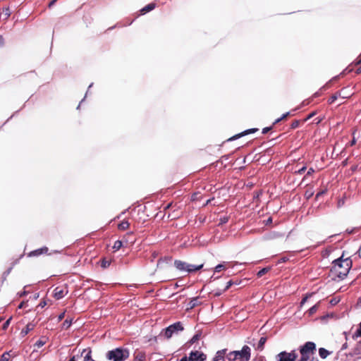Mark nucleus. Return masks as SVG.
<instances>
[{
	"label": "nucleus",
	"mask_w": 361,
	"mask_h": 361,
	"mask_svg": "<svg viewBox=\"0 0 361 361\" xmlns=\"http://www.w3.org/2000/svg\"><path fill=\"white\" fill-rule=\"evenodd\" d=\"M175 267L180 271H187L188 263L183 262L181 260H175L174 262Z\"/></svg>",
	"instance_id": "obj_12"
},
{
	"label": "nucleus",
	"mask_w": 361,
	"mask_h": 361,
	"mask_svg": "<svg viewBox=\"0 0 361 361\" xmlns=\"http://www.w3.org/2000/svg\"><path fill=\"white\" fill-rule=\"evenodd\" d=\"M145 359V355L140 353L136 356V360L138 361H142Z\"/></svg>",
	"instance_id": "obj_40"
},
{
	"label": "nucleus",
	"mask_w": 361,
	"mask_h": 361,
	"mask_svg": "<svg viewBox=\"0 0 361 361\" xmlns=\"http://www.w3.org/2000/svg\"><path fill=\"white\" fill-rule=\"evenodd\" d=\"M314 173V169L313 168H310L309 170L307 171L306 176H311Z\"/></svg>",
	"instance_id": "obj_45"
},
{
	"label": "nucleus",
	"mask_w": 361,
	"mask_h": 361,
	"mask_svg": "<svg viewBox=\"0 0 361 361\" xmlns=\"http://www.w3.org/2000/svg\"><path fill=\"white\" fill-rule=\"evenodd\" d=\"M225 269H226L225 265L220 264H218L215 267V271L219 272V271H221V270Z\"/></svg>",
	"instance_id": "obj_36"
},
{
	"label": "nucleus",
	"mask_w": 361,
	"mask_h": 361,
	"mask_svg": "<svg viewBox=\"0 0 361 361\" xmlns=\"http://www.w3.org/2000/svg\"><path fill=\"white\" fill-rule=\"evenodd\" d=\"M123 245V242L121 240H116L113 246V249L114 251H118Z\"/></svg>",
	"instance_id": "obj_26"
},
{
	"label": "nucleus",
	"mask_w": 361,
	"mask_h": 361,
	"mask_svg": "<svg viewBox=\"0 0 361 361\" xmlns=\"http://www.w3.org/2000/svg\"><path fill=\"white\" fill-rule=\"evenodd\" d=\"M71 324H72V319H66V320L63 322V325H62V327H63V329H68V328H69V327H70V326L71 325Z\"/></svg>",
	"instance_id": "obj_29"
},
{
	"label": "nucleus",
	"mask_w": 361,
	"mask_h": 361,
	"mask_svg": "<svg viewBox=\"0 0 361 361\" xmlns=\"http://www.w3.org/2000/svg\"><path fill=\"white\" fill-rule=\"evenodd\" d=\"M355 132H356V130H354L353 133H352L353 139L350 142V143L348 144V145L350 146V147H352V146H353V145H355L356 144L357 141H356V138H355Z\"/></svg>",
	"instance_id": "obj_32"
},
{
	"label": "nucleus",
	"mask_w": 361,
	"mask_h": 361,
	"mask_svg": "<svg viewBox=\"0 0 361 361\" xmlns=\"http://www.w3.org/2000/svg\"><path fill=\"white\" fill-rule=\"evenodd\" d=\"M316 111H313L312 113H310L302 121V123H305L306 121H307L308 120H310L311 118H312L313 116H314L316 115Z\"/></svg>",
	"instance_id": "obj_34"
},
{
	"label": "nucleus",
	"mask_w": 361,
	"mask_h": 361,
	"mask_svg": "<svg viewBox=\"0 0 361 361\" xmlns=\"http://www.w3.org/2000/svg\"><path fill=\"white\" fill-rule=\"evenodd\" d=\"M200 338V335L199 334H195V336H192V338L190 339V343H195L196 341H197Z\"/></svg>",
	"instance_id": "obj_37"
},
{
	"label": "nucleus",
	"mask_w": 361,
	"mask_h": 361,
	"mask_svg": "<svg viewBox=\"0 0 361 361\" xmlns=\"http://www.w3.org/2000/svg\"><path fill=\"white\" fill-rule=\"evenodd\" d=\"M49 249L47 247H43L39 249H37L35 250L31 251L27 254V257H39L41 255L48 254Z\"/></svg>",
	"instance_id": "obj_11"
},
{
	"label": "nucleus",
	"mask_w": 361,
	"mask_h": 361,
	"mask_svg": "<svg viewBox=\"0 0 361 361\" xmlns=\"http://www.w3.org/2000/svg\"><path fill=\"white\" fill-rule=\"evenodd\" d=\"M1 14L4 16L5 19H7L11 16L10 8L8 7L4 8Z\"/></svg>",
	"instance_id": "obj_27"
},
{
	"label": "nucleus",
	"mask_w": 361,
	"mask_h": 361,
	"mask_svg": "<svg viewBox=\"0 0 361 361\" xmlns=\"http://www.w3.org/2000/svg\"><path fill=\"white\" fill-rule=\"evenodd\" d=\"M220 222L219 224H224L228 221V216H223L220 218Z\"/></svg>",
	"instance_id": "obj_39"
},
{
	"label": "nucleus",
	"mask_w": 361,
	"mask_h": 361,
	"mask_svg": "<svg viewBox=\"0 0 361 361\" xmlns=\"http://www.w3.org/2000/svg\"><path fill=\"white\" fill-rule=\"evenodd\" d=\"M352 266L353 262L350 258H344V255L343 254L341 257L333 262V265L330 270L331 275L333 279L338 278L342 280L347 276Z\"/></svg>",
	"instance_id": "obj_1"
},
{
	"label": "nucleus",
	"mask_w": 361,
	"mask_h": 361,
	"mask_svg": "<svg viewBox=\"0 0 361 361\" xmlns=\"http://www.w3.org/2000/svg\"><path fill=\"white\" fill-rule=\"evenodd\" d=\"M250 348L247 345H244L241 350L231 351L226 355V358L229 361H235L240 360V361H249L251 356Z\"/></svg>",
	"instance_id": "obj_3"
},
{
	"label": "nucleus",
	"mask_w": 361,
	"mask_h": 361,
	"mask_svg": "<svg viewBox=\"0 0 361 361\" xmlns=\"http://www.w3.org/2000/svg\"><path fill=\"white\" fill-rule=\"evenodd\" d=\"M322 120H323V118L317 117V118H316L314 120V123H315L316 124H319V123H320L322 121Z\"/></svg>",
	"instance_id": "obj_46"
},
{
	"label": "nucleus",
	"mask_w": 361,
	"mask_h": 361,
	"mask_svg": "<svg viewBox=\"0 0 361 361\" xmlns=\"http://www.w3.org/2000/svg\"><path fill=\"white\" fill-rule=\"evenodd\" d=\"M272 128H273L272 126L264 128L262 129V133L263 134L267 133L269 131H270L272 129Z\"/></svg>",
	"instance_id": "obj_43"
},
{
	"label": "nucleus",
	"mask_w": 361,
	"mask_h": 361,
	"mask_svg": "<svg viewBox=\"0 0 361 361\" xmlns=\"http://www.w3.org/2000/svg\"><path fill=\"white\" fill-rule=\"evenodd\" d=\"M355 335L357 336L361 337V323L360 324L359 327L357 328V329L355 332Z\"/></svg>",
	"instance_id": "obj_44"
},
{
	"label": "nucleus",
	"mask_w": 361,
	"mask_h": 361,
	"mask_svg": "<svg viewBox=\"0 0 361 361\" xmlns=\"http://www.w3.org/2000/svg\"><path fill=\"white\" fill-rule=\"evenodd\" d=\"M199 305V299L197 298H192L187 305V310L193 309Z\"/></svg>",
	"instance_id": "obj_18"
},
{
	"label": "nucleus",
	"mask_w": 361,
	"mask_h": 361,
	"mask_svg": "<svg viewBox=\"0 0 361 361\" xmlns=\"http://www.w3.org/2000/svg\"><path fill=\"white\" fill-rule=\"evenodd\" d=\"M90 353V351L87 352V353L84 357V361H94V360L92 359Z\"/></svg>",
	"instance_id": "obj_38"
},
{
	"label": "nucleus",
	"mask_w": 361,
	"mask_h": 361,
	"mask_svg": "<svg viewBox=\"0 0 361 361\" xmlns=\"http://www.w3.org/2000/svg\"><path fill=\"white\" fill-rule=\"evenodd\" d=\"M356 73H361V66H360V67H359V68L357 69Z\"/></svg>",
	"instance_id": "obj_57"
},
{
	"label": "nucleus",
	"mask_w": 361,
	"mask_h": 361,
	"mask_svg": "<svg viewBox=\"0 0 361 361\" xmlns=\"http://www.w3.org/2000/svg\"><path fill=\"white\" fill-rule=\"evenodd\" d=\"M191 361H204L207 358L205 354L200 351H192L189 355Z\"/></svg>",
	"instance_id": "obj_8"
},
{
	"label": "nucleus",
	"mask_w": 361,
	"mask_h": 361,
	"mask_svg": "<svg viewBox=\"0 0 361 361\" xmlns=\"http://www.w3.org/2000/svg\"><path fill=\"white\" fill-rule=\"evenodd\" d=\"M258 130H259L258 128H250V129L246 130L240 133L236 134V135H233V137L228 138L227 140V141L235 140L236 139H238V138H240L243 136L247 135L248 134L256 133Z\"/></svg>",
	"instance_id": "obj_10"
},
{
	"label": "nucleus",
	"mask_w": 361,
	"mask_h": 361,
	"mask_svg": "<svg viewBox=\"0 0 361 361\" xmlns=\"http://www.w3.org/2000/svg\"><path fill=\"white\" fill-rule=\"evenodd\" d=\"M111 262V261L110 259H106L104 258L101 261V266L102 268L106 269L110 266Z\"/></svg>",
	"instance_id": "obj_25"
},
{
	"label": "nucleus",
	"mask_w": 361,
	"mask_h": 361,
	"mask_svg": "<svg viewBox=\"0 0 361 361\" xmlns=\"http://www.w3.org/2000/svg\"><path fill=\"white\" fill-rule=\"evenodd\" d=\"M314 195V192L313 191H310V190H307L305 193V197H306V199L309 200L310 198H311Z\"/></svg>",
	"instance_id": "obj_35"
},
{
	"label": "nucleus",
	"mask_w": 361,
	"mask_h": 361,
	"mask_svg": "<svg viewBox=\"0 0 361 361\" xmlns=\"http://www.w3.org/2000/svg\"><path fill=\"white\" fill-rule=\"evenodd\" d=\"M319 355L322 358L324 359L330 355V353L326 349L320 348L319 349Z\"/></svg>",
	"instance_id": "obj_21"
},
{
	"label": "nucleus",
	"mask_w": 361,
	"mask_h": 361,
	"mask_svg": "<svg viewBox=\"0 0 361 361\" xmlns=\"http://www.w3.org/2000/svg\"><path fill=\"white\" fill-rule=\"evenodd\" d=\"M130 226V224L128 221H123L118 225V228L121 231H125Z\"/></svg>",
	"instance_id": "obj_20"
},
{
	"label": "nucleus",
	"mask_w": 361,
	"mask_h": 361,
	"mask_svg": "<svg viewBox=\"0 0 361 361\" xmlns=\"http://www.w3.org/2000/svg\"><path fill=\"white\" fill-rule=\"evenodd\" d=\"M240 281H233V280H230L228 283H227V285L225 287V288L224 289V291H226L228 289L230 288V287L232 286V285H238L240 284Z\"/></svg>",
	"instance_id": "obj_24"
},
{
	"label": "nucleus",
	"mask_w": 361,
	"mask_h": 361,
	"mask_svg": "<svg viewBox=\"0 0 361 361\" xmlns=\"http://www.w3.org/2000/svg\"><path fill=\"white\" fill-rule=\"evenodd\" d=\"M68 293L65 287H56L53 291V296L56 300H60L63 298Z\"/></svg>",
	"instance_id": "obj_9"
},
{
	"label": "nucleus",
	"mask_w": 361,
	"mask_h": 361,
	"mask_svg": "<svg viewBox=\"0 0 361 361\" xmlns=\"http://www.w3.org/2000/svg\"><path fill=\"white\" fill-rule=\"evenodd\" d=\"M266 341H267V337H262L259 341V343L256 347V349L259 351H262L264 349V345Z\"/></svg>",
	"instance_id": "obj_19"
},
{
	"label": "nucleus",
	"mask_w": 361,
	"mask_h": 361,
	"mask_svg": "<svg viewBox=\"0 0 361 361\" xmlns=\"http://www.w3.org/2000/svg\"><path fill=\"white\" fill-rule=\"evenodd\" d=\"M128 351L122 348H116L109 351L106 354V357L109 360L114 361H124L128 357Z\"/></svg>",
	"instance_id": "obj_5"
},
{
	"label": "nucleus",
	"mask_w": 361,
	"mask_h": 361,
	"mask_svg": "<svg viewBox=\"0 0 361 361\" xmlns=\"http://www.w3.org/2000/svg\"><path fill=\"white\" fill-rule=\"evenodd\" d=\"M290 115V112H286L283 114L280 118H277L273 123V126L276 125V123L286 119L288 116Z\"/></svg>",
	"instance_id": "obj_22"
},
{
	"label": "nucleus",
	"mask_w": 361,
	"mask_h": 361,
	"mask_svg": "<svg viewBox=\"0 0 361 361\" xmlns=\"http://www.w3.org/2000/svg\"><path fill=\"white\" fill-rule=\"evenodd\" d=\"M26 294H27V292L24 290V291H23V292H22L21 293H20V297H23V296H24V295H26Z\"/></svg>",
	"instance_id": "obj_55"
},
{
	"label": "nucleus",
	"mask_w": 361,
	"mask_h": 361,
	"mask_svg": "<svg viewBox=\"0 0 361 361\" xmlns=\"http://www.w3.org/2000/svg\"><path fill=\"white\" fill-rule=\"evenodd\" d=\"M10 320H11V318L9 319H8L3 325V329H6L7 328V326L9 325V323H10Z\"/></svg>",
	"instance_id": "obj_48"
},
{
	"label": "nucleus",
	"mask_w": 361,
	"mask_h": 361,
	"mask_svg": "<svg viewBox=\"0 0 361 361\" xmlns=\"http://www.w3.org/2000/svg\"><path fill=\"white\" fill-rule=\"evenodd\" d=\"M60 317L64 316V312L59 314Z\"/></svg>",
	"instance_id": "obj_64"
},
{
	"label": "nucleus",
	"mask_w": 361,
	"mask_h": 361,
	"mask_svg": "<svg viewBox=\"0 0 361 361\" xmlns=\"http://www.w3.org/2000/svg\"><path fill=\"white\" fill-rule=\"evenodd\" d=\"M204 267V264H191L188 263L187 272L192 273L200 270Z\"/></svg>",
	"instance_id": "obj_13"
},
{
	"label": "nucleus",
	"mask_w": 361,
	"mask_h": 361,
	"mask_svg": "<svg viewBox=\"0 0 361 361\" xmlns=\"http://www.w3.org/2000/svg\"><path fill=\"white\" fill-rule=\"evenodd\" d=\"M69 361H75V357H73Z\"/></svg>",
	"instance_id": "obj_63"
},
{
	"label": "nucleus",
	"mask_w": 361,
	"mask_h": 361,
	"mask_svg": "<svg viewBox=\"0 0 361 361\" xmlns=\"http://www.w3.org/2000/svg\"><path fill=\"white\" fill-rule=\"evenodd\" d=\"M180 361H191V360H190L189 357H188L185 356V357H183V358H181Z\"/></svg>",
	"instance_id": "obj_53"
},
{
	"label": "nucleus",
	"mask_w": 361,
	"mask_h": 361,
	"mask_svg": "<svg viewBox=\"0 0 361 361\" xmlns=\"http://www.w3.org/2000/svg\"><path fill=\"white\" fill-rule=\"evenodd\" d=\"M35 327V324H28L26 325V326L22 329L20 334L23 336H25L27 335L30 331H32Z\"/></svg>",
	"instance_id": "obj_17"
},
{
	"label": "nucleus",
	"mask_w": 361,
	"mask_h": 361,
	"mask_svg": "<svg viewBox=\"0 0 361 361\" xmlns=\"http://www.w3.org/2000/svg\"><path fill=\"white\" fill-rule=\"evenodd\" d=\"M47 305V302L46 301H42L39 305L37 307V308H38L39 307L43 308L44 306Z\"/></svg>",
	"instance_id": "obj_47"
},
{
	"label": "nucleus",
	"mask_w": 361,
	"mask_h": 361,
	"mask_svg": "<svg viewBox=\"0 0 361 361\" xmlns=\"http://www.w3.org/2000/svg\"><path fill=\"white\" fill-rule=\"evenodd\" d=\"M342 90H343V91L342 92V95H348V94L345 92V91L346 90V88L345 87V88H343Z\"/></svg>",
	"instance_id": "obj_56"
},
{
	"label": "nucleus",
	"mask_w": 361,
	"mask_h": 361,
	"mask_svg": "<svg viewBox=\"0 0 361 361\" xmlns=\"http://www.w3.org/2000/svg\"><path fill=\"white\" fill-rule=\"evenodd\" d=\"M300 121L294 120L290 124V128L292 129H295L300 126Z\"/></svg>",
	"instance_id": "obj_30"
},
{
	"label": "nucleus",
	"mask_w": 361,
	"mask_h": 361,
	"mask_svg": "<svg viewBox=\"0 0 361 361\" xmlns=\"http://www.w3.org/2000/svg\"><path fill=\"white\" fill-rule=\"evenodd\" d=\"M361 304V298H359L357 305Z\"/></svg>",
	"instance_id": "obj_61"
},
{
	"label": "nucleus",
	"mask_w": 361,
	"mask_h": 361,
	"mask_svg": "<svg viewBox=\"0 0 361 361\" xmlns=\"http://www.w3.org/2000/svg\"><path fill=\"white\" fill-rule=\"evenodd\" d=\"M57 0H52L49 4V7L51 8L52 6H54L55 4V3L56 2Z\"/></svg>",
	"instance_id": "obj_54"
},
{
	"label": "nucleus",
	"mask_w": 361,
	"mask_h": 361,
	"mask_svg": "<svg viewBox=\"0 0 361 361\" xmlns=\"http://www.w3.org/2000/svg\"><path fill=\"white\" fill-rule=\"evenodd\" d=\"M9 359H10V354L8 353H4L1 357V361H8Z\"/></svg>",
	"instance_id": "obj_33"
},
{
	"label": "nucleus",
	"mask_w": 361,
	"mask_h": 361,
	"mask_svg": "<svg viewBox=\"0 0 361 361\" xmlns=\"http://www.w3.org/2000/svg\"><path fill=\"white\" fill-rule=\"evenodd\" d=\"M4 45V38L3 36L0 35V47H3Z\"/></svg>",
	"instance_id": "obj_51"
},
{
	"label": "nucleus",
	"mask_w": 361,
	"mask_h": 361,
	"mask_svg": "<svg viewBox=\"0 0 361 361\" xmlns=\"http://www.w3.org/2000/svg\"><path fill=\"white\" fill-rule=\"evenodd\" d=\"M155 8V4L151 3L145 6L140 10V13L142 15H144L151 11H152Z\"/></svg>",
	"instance_id": "obj_16"
},
{
	"label": "nucleus",
	"mask_w": 361,
	"mask_h": 361,
	"mask_svg": "<svg viewBox=\"0 0 361 361\" xmlns=\"http://www.w3.org/2000/svg\"><path fill=\"white\" fill-rule=\"evenodd\" d=\"M344 204V200H339L338 202V207H340L342 205Z\"/></svg>",
	"instance_id": "obj_52"
},
{
	"label": "nucleus",
	"mask_w": 361,
	"mask_h": 361,
	"mask_svg": "<svg viewBox=\"0 0 361 361\" xmlns=\"http://www.w3.org/2000/svg\"><path fill=\"white\" fill-rule=\"evenodd\" d=\"M320 306V300L315 293L307 294L302 298L299 305V311L302 312L304 314H314L317 312Z\"/></svg>",
	"instance_id": "obj_2"
},
{
	"label": "nucleus",
	"mask_w": 361,
	"mask_h": 361,
	"mask_svg": "<svg viewBox=\"0 0 361 361\" xmlns=\"http://www.w3.org/2000/svg\"><path fill=\"white\" fill-rule=\"evenodd\" d=\"M171 206V204H169L165 208H164V210H166L170 208V207Z\"/></svg>",
	"instance_id": "obj_58"
},
{
	"label": "nucleus",
	"mask_w": 361,
	"mask_h": 361,
	"mask_svg": "<svg viewBox=\"0 0 361 361\" xmlns=\"http://www.w3.org/2000/svg\"><path fill=\"white\" fill-rule=\"evenodd\" d=\"M319 95V94L318 92H316L314 94V97H318Z\"/></svg>",
	"instance_id": "obj_62"
},
{
	"label": "nucleus",
	"mask_w": 361,
	"mask_h": 361,
	"mask_svg": "<svg viewBox=\"0 0 361 361\" xmlns=\"http://www.w3.org/2000/svg\"><path fill=\"white\" fill-rule=\"evenodd\" d=\"M270 267H264L263 269H262L261 270H259L257 274V277L260 278L262 276H263L264 274H266L269 270H270Z\"/></svg>",
	"instance_id": "obj_23"
},
{
	"label": "nucleus",
	"mask_w": 361,
	"mask_h": 361,
	"mask_svg": "<svg viewBox=\"0 0 361 361\" xmlns=\"http://www.w3.org/2000/svg\"><path fill=\"white\" fill-rule=\"evenodd\" d=\"M221 294V292H216V293H214V295L215 296H219Z\"/></svg>",
	"instance_id": "obj_59"
},
{
	"label": "nucleus",
	"mask_w": 361,
	"mask_h": 361,
	"mask_svg": "<svg viewBox=\"0 0 361 361\" xmlns=\"http://www.w3.org/2000/svg\"><path fill=\"white\" fill-rule=\"evenodd\" d=\"M227 350L223 349L216 352L215 357L213 358V361H224Z\"/></svg>",
	"instance_id": "obj_14"
},
{
	"label": "nucleus",
	"mask_w": 361,
	"mask_h": 361,
	"mask_svg": "<svg viewBox=\"0 0 361 361\" xmlns=\"http://www.w3.org/2000/svg\"><path fill=\"white\" fill-rule=\"evenodd\" d=\"M178 217V216L175 214H169V215H168V219L171 218L172 219H176Z\"/></svg>",
	"instance_id": "obj_49"
},
{
	"label": "nucleus",
	"mask_w": 361,
	"mask_h": 361,
	"mask_svg": "<svg viewBox=\"0 0 361 361\" xmlns=\"http://www.w3.org/2000/svg\"><path fill=\"white\" fill-rule=\"evenodd\" d=\"M338 301H339L338 300H336V298H333L331 300L330 303L331 305H336L338 302Z\"/></svg>",
	"instance_id": "obj_50"
},
{
	"label": "nucleus",
	"mask_w": 361,
	"mask_h": 361,
	"mask_svg": "<svg viewBox=\"0 0 361 361\" xmlns=\"http://www.w3.org/2000/svg\"><path fill=\"white\" fill-rule=\"evenodd\" d=\"M358 255L361 257V245H360V249L358 250Z\"/></svg>",
	"instance_id": "obj_60"
},
{
	"label": "nucleus",
	"mask_w": 361,
	"mask_h": 361,
	"mask_svg": "<svg viewBox=\"0 0 361 361\" xmlns=\"http://www.w3.org/2000/svg\"><path fill=\"white\" fill-rule=\"evenodd\" d=\"M343 91V90H341V91L339 92H337L336 93H335L334 94H333L328 100V103L329 104H333L338 98V97H343V98H347L349 96L348 95H342V92Z\"/></svg>",
	"instance_id": "obj_15"
},
{
	"label": "nucleus",
	"mask_w": 361,
	"mask_h": 361,
	"mask_svg": "<svg viewBox=\"0 0 361 361\" xmlns=\"http://www.w3.org/2000/svg\"><path fill=\"white\" fill-rule=\"evenodd\" d=\"M183 329V327L180 322H176L166 329L165 336L166 338H169L172 336L173 334H176L179 331H181Z\"/></svg>",
	"instance_id": "obj_7"
},
{
	"label": "nucleus",
	"mask_w": 361,
	"mask_h": 361,
	"mask_svg": "<svg viewBox=\"0 0 361 361\" xmlns=\"http://www.w3.org/2000/svg\"><path fill=\"white\" fill-rule=\"evenodd\" d=\"M297 357L298 354L295 350H292L290 353L283 351L276 355L278 361H295Z\"/></svg>",
	"instance_id": "obj_6"
},
{
	"label": "nucleus",
	"mask_w": 361,
	"mask_h": 361,
	"mask_svg": "<svg viewBox=\"0 0 361 361\" xmlns=\"http://www.w3.org/2000/svg\"><path fill=\"white\" fill-rule=\"evenodd\" d=\"M327 192V188H324V189L321 190L319 192H318L315 196V200H318L319 197L322 195L326 194Z\"/></svg>",
	"instance_id": "obj_28"
},
{
	"label": "nucleus",
	"mask_w": 361,
	"mask_h": 361,
	"mask_svg": "<svg viewBox=\"0 0 361 361\" xmlns=\"http://www.w3.org/2000/svg\"><path fill=\"white\" fill-rule=\"evenodd\" d=\"M45 343H46V340L40 339V340L37 341L35 343V346H36V347H37V348H41V347H42Z\"/></svg>",
	"instance_id": "obj_31"
},
{
	"label": "nucleus",
	"mask_w": 361,
	"mask_h": 361,
	"mask_svg": "<svg viewBox=\"0 0 361 361\" xmlns=\"http://www.w3.org/2000/svg\"><path fill=\"white\" fill-rule=\"evenodd\" d=\"M28 307V301L26 302H22L18 306V308H23V307Z\"/></svg>",
	"instance_id": "obj_42"
},
{
	"label": "nucleus",
	"mask_w": 361,
	"mask_h": 361,
	"mask_svg": "<svg viewBox=\"0 0 361 361\" xmlns=\"http://www.w3.org/2000/svg\"><path fill=\"white\" fill-rule=\"evenodd\" d=\"M306 169H307L306 166H303L301 169H300L298 171H295V173L301 175L305 171Z\"/></svg>",
	"instance_id": "obj_41"
},
{
	"label": "nucleus",
	"mask_w": 361,
	"mask_h": 361,
	"mask_svg": "<svg viewBox=\"0 0 361 361\" xmlns=\"http://www.w3.org/2000/svg\"><path fill=\"white\" fill-rule=\"evenodd\" d=\"M316 350V345L313 342H307L300 349L301 357L298 361H312V356Z\"/></svg>",
	"instance_id": "obj_4"
}]
</instances>
